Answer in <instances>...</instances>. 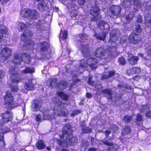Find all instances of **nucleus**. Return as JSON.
Segmentation results:
<instances>
[{
  "mask_svg": "<svg viewBox=\"0 0 151 151\" xmlns=\"http://www.w3.org/2000/svg\"><path fill=\"white\" fill-rule=\"evenodd\" d=\"M66 105L65 102L59 101L55 104L53 109L54 113L53 115H49V112H45L43 113V118H41L40 114H39L37 115L36 120L38 122H41L42 120L54 119L57 116H66L68 114V111L64 108Z\"/></svg>",
  "mask_w": 151,
  "mask_h": 151,
  "instance_id": "1",
  "label": "nucleus"
},
{
  "mask_svg": "<svg viewBox=\"0 0 151 151\" xmlns=\"http://www.w3.org/2000/svg\"><path fill=\"white\" fill-rule=\"evenodd\" d=\"M72 132L71 129H69L68 130H64L62 134L63 137L64 138L65 135H68V136H66V141L63 142L60 140L58 141V143L61 146L64 147H67L68 145H74L77 141V138L75 137H73L72 134H71Z\"/></svg>",
  "mask_w": 151,
  "mask_h": 151,
  "instance_id": "2",
  "label": "nucleus"
},
{
  "mask_svg": "<svg viewBox=\"0 0 151 151\" xmlns=\"http://www.w3.org/2000/svg\"><path fill=\"white\" fill-rule=\"evenodd\" d=\"M98 62V60L95 58H89L87 60L85 58L84 59L82 60L80 63V67H79V70L80 69L84 70L88 65L93 69H95L97 66L96 65Z\"/></svg>",
  "mask_w": 151,
  "mask_h": 151,
  "instance_id": "3",
  "label": "nucleus"
},
{
  "mask_svg": "<svg viewBox=\"0 0 151 151\" xmlns=\"http://www.w3.org/2000/svg\"><path fill=\"white\" fill-rule=\"evenodd\" d=\"M76 0H70L69 1L67 5V7L69 9H72L71 11L70 15L72 17L76 16L77 15L76 9H78V6L76 4ZM78 3L80 5H84L85 0H77Z\"/></svg>",
  "mask_w": 151,
  "mask_h": 151,
  "instance_id": "4",
  "label": "nucleus"
},
{
  "mask_svg": "<svg viewBox=\"0 0 151 151\" xmlns=\"http://www.w3.org/2000/svg\"><path fill=\"white\" fill-rule=\"evenodd\" d=\"M21 15L22 17L29 18L33 19H37L39 16V14L36 10L29 9H24L21 12Z\"/></svg>",
  "mask_w": 151,
  "mask_h": 151,
  "instance_id": "5",
  "label": "nucleus"
},
{
  "mask_svg": "<svg viewBox=\"0 0 151 151\" xmlns=\"http://www.w3.org/2000/svg\"><path fill=\"white\" fill-rule=\"evenodd\" d=\"M30 60L29 55L26 54L19 53L15 55L13 62L16 64H19L22 61H23L24 63L28 64L30 63Z\"/></svg>",
  "mask_w": 151,
  "mask_h": 151,
  "instance_id": "6",
  "label": "nucleus"
},
{
  "mask_svg": "<svg viewBox=\"0 0 151 151\" xmlns=\"http://www.w3.org/2000/svg\"><path fill=\"white\" fill-rule=\"evenodd\" d=\"M119 32L117 29H113L110 33V40L109 42V43L111 44L112 47H115L116 46L115 42L118 40V37H120V35L118 33Z\"/></svg>",
  "mask_w": 151,
  "mask_h": 151,
  "instance_id": "7",
  "label": "nucleus"
},
{
  "mask_svg": "<svg viewBox=\"0 0 151 151\" xmlns=\"http://www.w3.org/2000/svg\"><path fill=\"white\" fill-rule=\"evenodd\" d=\"M6 104L8 105L9 108H14L16 105L14 101V98L10 92L8 91L4 97Z\"/></svg>",
  "mask_w": 151,
  "mask_h": 151,
  "instance_id": "8",
  "label": "nucleus"
},
{
  "mask_svg": "<svg viewBox=\"0 0 151 151\" xmlns=\"http://www.w3.org/2000/svg\"><path fill=\"white\" fill-rule=\"evenodd\" d=\"M51 82L50 83V86L53 87H57L60 89H63L65 88L68 85L66 82L65 81H60L58 84L57 83L58 81L55 78H53L51 80Z\"/></svg>",
  "mask_w": 151,
  "mask_h": 151,
  "instance_id": "9",
  "label": "nucleus"
},
{
  "mask_svg": "<svg viewBox=\"0 0 151 151\" xmlns=\"http://www.w3.org/2000/svg\"><path fill=\"white\" fill-rule=\"evenodd\" d=\"M99 10V8L96 6L92 7L90 11L91 14L93 17L91 18L92 20L96 21L100 17Z\"/></svg>",
  "mask_w": 151,
  "mask_h": 151,
  "instance_id": "10",
  "label": "nucleus"
},
{
  "mask_svg": "<svg viewBox=\"0 0 151 151\" xmlns=\"http://www.w3.org/2000/svg\"><path fill=\"white\" fill-rule=\"evenodd\" d=\"M12 118V115L10 112H7L3 114L2 120L0 121V129L3 128V125L4 123L10 121Z\"/></svg>",
  "mask_w": 151,
  "mask_h": 151,
  "instance_id": "11",
  "label": "nucleus"
},
{
  "mask_svg": "<svg viewBox=\"0 0 151 151\" xmlns=\"http://www.w3.org/2000/svg\"><path fill=\"white\" fill-rule=\"evenodd\" d=\"M32 35V32L30 31L27 30L26 31H25L22 36L21 40L24 42H26L28 40H29L30 41L29 42L31 43L32 45L34 44L33 41H30L31 37Z\"/></svg>",
  "mask_w": 151,
  "mask_h": 151,
  "instance_id": "12",
  "label": "nucleus"
},
{
  "mask_svg": "<svg viewBox=\"0 0 151 151\" xmlns=\"http://www.w3.org/2000/svg\"><path fill=\"white\" fill-rule=\"evenodd\" d=\"M132 2L134 5H136L140 7L142 6L138 0H124L123 4L124 7L128 8L130 6L131 4H132Z\"/></svg>",
  "mask_w": 151,
  "mask_h": 151,
  "instance_id": "13",
  "label": "nucleus"
},
{
  "mask_svg": "<svg viewBox=\"0 0 151 151\" xmlns=\"http://www.w3.org/2000/svg\"><path fill=\"white\" fill-rule=\"evenodd\" d=\"M9 73L11 74V80L13 82L15 83H18L20 82L21 79L19 77V76L16 75V72L14 68H9Z\"/></svg>",
  "mask_w": 151,
  "mask_h": 151,
  "instance_id": "14",
  "label": "nucleus"
},
{
  "mask_svg": "<svg viewBox=\"0 0 151 151\" xmlns=\"http://www.w3.org/2000/svg\"><path fill=\"white\" fill-rule=\"evenodd\" d=\"M101 88L102 87L101 84L97 85L95 86V90L97 91L99 90V91H101V92L103 93L104 94L108 95L109 96L108 97V98L109 99L110 98L111 99V95L112 94V91L110 89H105L102 90H101Z\"/></svg>",
  "mask_w": 151,
  "mask_h": 151,
  "instance_id": "15",
  "label": "nucleus"
},
{
  "mask_svg": "<svg viewBox=\"0 0 151 151\" xmlns=\"http://www.w3.org/2000/svg\"><path fill=\"white\" fill-rule=\"evenodd\" d=\"M48 7L47 0H43L39 3L37 5V7L39 10L43 11L46 10Z\"/></svg>",
  "mask_w": 151,
  "mask_h": 151,
  "instance_id": "16",
  "label": "nucleus"
},
{
  "mask_svg": "<svg viewBox=\"0 0 151 151\" xmlns=\"http://www.w3.org/2000/svg\"><path fill=\"white\" fill-rule=\"evenodd\" d=\"M121 10V8L119 6H113L110 7L109 11L113 15L116 16L120 14Z\"/></svg>",
  "mask_w": 151,
  "mask_h": 151,
  "instance_id": "17",
  "label": "nucleus"
},
{
  "mask_svg": "<svg viewBox=\"0 0 151 151\" xmlns=\"http://www.w3.org/2000/svg\"><path fill=\"white\" fill-rule=\"evenodd\" d=\"M35 80L33 79L29 80V82L26 83L24 86V88L26 90H31L34 89V83H35Z\"/></svg>",
  "mask_w": 151,
  "mask_h": 151,
  "instance_id": "18",
  "label": "nucleus"
},
{
  "mask_svg": "<svg viewBox=\"0 0 151 151\" xmlns=\"http://www.w3.org/2000/svg\"><path fill=\"white\" fill-rule=\"evenodd\" d=\"M129 39L131 42L137 43L139 41L140 37L138 35L133 33L129 35Z\"/></svg>",
  "mask_w": 151,
  "mask_h": 151,
  "instance_id": "19",
  "label": "nucleus"
},
{
  "mask_svg": "<svg viewBox=\"0 0 151 151\" xmlns=\"http://www.w3.org/2000/svg\"><path fill=\"white\" fill-rule=\"evenodd\" d=\"M31 24L32 23L30 22H29V23H27L26 24L22 22H19L17 25V28L19 31L25 30L28 26L29 24Z\"/></svg>",
  "mask_w": 151,
  "mask_h": 151,
  "instance_id": "20",
  "label": "nucleus"
},
{
  "mask_svg": "<svg viewBox=\"0 0 151 151\" xmlns=\"http://www.w3.org/2000/svg\"><path fill=\"white\" fill-rule=\"evenodd\" d=\"M41 104L40 102L37 100H35L32 105V110L33 111H37L39 110Z\"/></svg>",
  "mask_w": 151,
  "mask_h": 151,
  "instance_id": "21",
  "label": "nucleus"
},
{
  "mask_svg": "<svg viewBox=\"0 0 151 151\" xmlns=\"http://www.w3.org/2000/svg\"><path fill=\"white\" fill-rule=\"evenodd\" d=\"M45 21L44 20H39L38 22H35L34 23V26L38 30H40L43 29L42 24H44Z\"/></svg>",
  "mask_w": 151,
  "mask_h": 151,
  "instance_id": "22",
  "label": "nucleus"
},
{
  "mask_svg": "<svg viewBox=\"0 0 151 151\" xmlns=\"http://www.w3.org/2000/svg\"><path fill=\"white\" fill-rule=\"evenodd\" d=\"M104 49L101 47L99 48L96 50L95 55L97 57H101L104 55Z\"/></svg>",
  "mask_w": 151,
  "mask_h": 151,
  "instance_id": "23",
  "label": "nucleus"
},
{
  "mask_svg": "<svg viewBox=\"0 0 151 151\" xmlns=\"http://www.w3.org/2000/svg\"><path fill=\"white\" fill-rule=\"evenodd\" d=\"M134 17V15L132 13H131L125 18L124 17H122L121 20L123 23L125 24L131 21Z\"/></svg>",
  "mask_w": 151,
  "mask_h": 151,
  "instance_id": "24",
  "label": "nucleus"
},
{
  "mask_svg": "<svg viewBox=\"0 0 151 151\" xmlns=\"http://www.w3.org/2000/svg\"><path fill=\"white\" fill-rule=\"evenodd\" d=\"M1 53L4 57L7 58L11 55V50L9 48H5L2 50Z\"/></svg>",
  "mask_w": 151,
  "mask_h": 151,
  "instance_id": "25",
  "label": "nucleus"
},
{
  "mask_svg": "<svg viewBox=\"0 0 151 151\" xmlns=\"http://www.w3.org/2000/svg\"><path fill=\"white\" fill-rule=\"evenodd\" d=\"M140 72V69L139 68L134 67L130 70L127 71V73L130 75L131 74L133 73H139Z\"/></svg>",
  "mask_w": 151,
  "mask_h": 151,
  "instance_id": "26",
  "label": "nucleus"
},
{
  "mask_svg": "<svg viewBox=\"0 0 151 151\" xmlns=\"http://www.w3.org/2000/svg\"><path fill=\"white\" fill-rule=\"evenodd\" d=\"M98 27L101 29L104 28L107 29L109 28L108 24L103 21L100 20L98 24Z\"/></svg>",
  "mask_w": 151,
  "mask_h": 151,
  "instance_id": "27",
  "label": "nucleus"
},
{
  "mask_svg": "<svg viewBox=\"0 0 151 151\" xmlns=\"http://www.w3.org/2000/svg\"><path fill=\"white\" fill-rule=\"evenodd\" d=\"M40 48L42 51H46L47 50L49 47V43L46 42L40 43Z\"/></svg>",
  "mask_w": 151,
  "mask_h": 151,
  "instance_id": "28",
  "label": "nucleus"
},
{
  "mask_svg": "<svg viewBox=\"0 0 151 151\" xmlns=\"http://www.w3.org/2000/svg\"><path fill=\"white\" fill-rule=\"evenodd\" d=\"M80 43H81L80 45L81 46L79 47V49L81 50L82 52L84 54V52L86 51V52L87 50L88 46L87 45L83 44V42H80Z\"/></svg>",
  "mask_w": 151,
  "mask_h": 151,
  "instance_id": "29",
  "label": "nucleus"
},
{
  "mask_svg": "<svg viewBox=\"0 0 151 151\" xmlns=\"http://www.w3.org/2000/svg\"><path fill=\"white\" fill-rule=\"evenodd\" d=\"M7 32V28L4 27L3 26H2L1 28L0 29V41L2 40L4 34H6Z\"/></svg>",
  "mask_w": 151,
  "mask_h": 151,
  "instance_id": "30",
  "label": "nucleus"
},
{
  "mask_svg": "<svg viewBox=\"0 0 151 151\" xmlns=\"http://www.w3.org/2000/svg\"><path fill=\"white\" fill-rule=\"evenodd\" d=\"M107 31L106 33H104L101 35L99 34H95V37L98 39L102 40H104L106 36V34H107L109 32V30L107 29Z\"/></svg>",
  "mask_w": 151,
  "mask_h": 151,
  "instance_id": "31",
  "label": "nucleus"
},
{
  "mask_svg": "<svg viewBox=\"0 0 151 151\" xmlns=\"http://www.w3.org/2000/svg\"><path fill=\"white\" fill-rule=\"evenodd\" d=\"M36 146L38 149H42L45 147V145L43 142L42 140L38 141L36 144Z\"/></svg>",
  "mask_w": 151,
  "mask_h": 151,
  "instance_id": "32",
  "label": "nucleus"
},
{
  "mask_svg": "<svg viewBox=\"0 0 151 151\" xmlns=\"http://www.w3.org/2000/svg\"><path fill=\"white\" fill-rule=\"evenodd\" d=\"M139 59L138 57L136 56H134L133 57L131 58H128V59L130 64L132 65H133L136 63Z\"/></svg>",
  "mask_w": 151,
  "mask_h": 151,
  "instance_id": "33",
  "label": "nucleus"
},
{
  "mask_svg": "<svg viewBox=\"0 0 151 151\" xmlns=\"http://www.w3.org/2000/svg\"><path fill=\"white\" fill-rule=\"evenodd\" d=\"M22 72L25 73H32L35 72V69L33 68H31L29 67H27L25 70L22 71Z\"/></svg>",
  "mask_w": 151,
  "mask_h": 151,
  "instance_id": "34",
  "label": "nucleus"
},
{
  "mask_svg": "<svg viewBox=\"0 0 151 151\" xmlns=\"http://www.w3.org/2000/svg\"><path fill=\"white\" fill-rule=\"evenodd\" d=\"M57 94L59 96L64 100H66L68 99V96L63 92L59 91L58 92Z\"/></svg>",
  "mask_w": 151,
  "mask_h": 151,
  "instance_id": "35",
  "label": "nucleus"
},
{
  "mask_svg": "<svg viewBox=\"0 0 151 151\" xmlns=\"http://www.w3.org/2000/svg\"><path fill=\"white\" fill-rule=\"evenodd\" d=\"M67 32L66 31H64L63 32L61 30L60 34V37L63 39H66L67 38Z\"/></svg>",
  "mask_w": 151,
  "mask_h": 151,
  "instance_id": "36",
  "label": "nucleus"
},
{
  "mask_svg": "<svg viewBox=\"0 0 151 151\" xmlns=\"http://www.w3.org/2000/svg\"><path fill=\"white\" fill-rule=\"evenodd\" d=\"M130 131V128L129 127L124 126L123 127L122 133L123 134H127L129 133Z\"/></svg>",
  "mask_w": 151,
  "mask_h": 151,
  "instance_id": "37",
  "label": "nucleus"
},
{
  "mask_svg": "<svg viewBox=\"0 0 151 151\" xmlns=\"http://www.w3.org/2000/svg\"><path fill=\"white\" fill-rule=\"evenodd\" d=\"M114 71H111L109 72V76L106 75H104L102 77V79H107L109 77H111L114 74Z\"/></svg>",
  "mask_w": 151,
  "mask_h": 151,
  "instance_id": "38",
  "label": "nucleus"
},
{
  "mask_svg": "<svg viewBox=\"0 0 151 151\" xmlns=\"http://www.w3.org/2000/svg\"><path fill=\"white\" fill-rule=\"evenodd\" d=\"M146 21L149 23H151V14H148L145 16Z\"/></svg>",
  "mask_w": 151,
  "mask_h": 151,
  "instance_id": "39",
  "label": "nucleus"
},
{
  "mask_svg": "<svg viewBox=\"0 0 151 151\" xmlns=\"http://www.w3.org/2000/svg\"><path fill=\"white\" fill-rule=\"evenodd\" d=\"M132 119V117L128 115L126 116L123 118V120L125 122H129Z\"/></svg>",
  "mask_w": 151,
  "mask_h": 151,
  "instance_id": "40",
  "label": "nucleus"
},
{
  "mask_svg": "<svg viewBox=\"0 0 151 151\" xmlns=\"http://www.w3.org/2000/svg\"><path fill=\"white\" fill-rule=\"evenodd\" d=\"M118 61L119 63L121 65H124L126 63V60L122 57L119 58Z\"/></svg>",
  "mask_w": 151,
  "mask_h": 151,
  "instance_id": "41",
  "label": "nucleus"
},
{
  "mask_svg": "<svg viewBox=\"0 0 151 151\" xmlns=\"http://www.w3.org/2000/svg\"><path fill=\"white\" fill-rule=\"evenodd\" d=\"M80 38L82 40H88V37L85 34H82L79 35Z\"/></svg>",
  "mask_w": 151,
  "mask_h": 151,
  "instance_id": "42",
  "label": "nucleus"
},
{
  "mask_svg": "<svg viewBox=\"0 0 151 151\" xmlns=\"http://www.w3.org/2000/svg\"><path fill=\"white\" fill-rule=\"evenodd\" d=\"M149 47L146 48V51H147L149 55H151V43L149 44Z\"/></svg>",
  "mask_w": 151,
  "mask_h": 151,
  "instance_id": "43",
  "label": "nucleus"
},
{
  "mask_svg": "<svg viewBox=\"0 0 151 151\" xmlns=\"http://www.w3.org/2000/svg\"><path fill=\"white\" fill-rule=\"evenodd\" d=\"M103 143L108 146H112L113 145V143L112 142H110L107 140H105L103 142Z\"/></svg>",
  "mask_w": 151,
  "mask_h": 151,
  "instance_id": "44",
  "label": "nucleus"
},
{
  "mask_svg": "<svg viewBox=\"0 0 151 151\" xmlns=\"http://www.w3.org/2000/svg\"><path fill=\"white\" fill-rule=\"evenodd\" d=\"M80 112L81 111L79 110H76L73 112V113L71 114V115L72 116H74L76 114L80 113Z\"/></svg>",
  "mask_w": 151,
  "mask_h": 151,
  "instance_id": "45",
  "label": "nucleus"
},
{
  "mask_svg": "<svg viewBox=\"0 0 151 151\" xmlns=\"http://www.w3.org/2000/svg\"><path fill=\"white\" fill-rule=\"evenodd\" d=\"M92 78V76H90L88 80V82L89 85L92 86L93 85L94 83L92 81H91V79Z\"/></svg>",
  "mask_w": 151,
  "mask_h": 151,
  "instance_id": "46",
  "label": "nucleus"
},
{
  "mask_svg": "<svg viewBox=\"0 0 151 151\" xmlns=\"http://www.w3.org/2000/svg\"><path fill=\"white\" fill-rule=\"evenodd\" d=\"M136 31L138 32H140L142 31V29L141 28L140 26L138 25L135 28Z\"/></svg>",
  "mask_w": 151,
  "mask_h": 151,
  "instance_id": "47",
  "label": "nucleus"
},
{
  "mask_svg": "<svg viewBox=\"0 0 151 151\" xmlns=\"http://www.w3.org/2000/svg\"><path fill=\"white\" fill-rule=\"evenodd\" d=\"M142 119V117L140 114H138L137 116V120L139 121H141Z\"/></svg>",
  "mask_w": 151,
  "mask_h": 151,
  "instance_id": "48",
  "label": "nucleus"
},
{
  "mask_svg": "<svg viewBox=\"0 0 151 151\" xmlns=\"http://www.w3.org/2000/svg\"><path fill=\"white\" fill-rule=\"evenodd\" d=\"M142 16L140 15H139L137 17V22L140 23L142 22Z\"/></svg>",
  "mask_w": 151,
  "mask_h": 151,
  "instance_id": "49",
  "label": "nucleus"
},
{
  "mask_svg": "<svg viewBox=\"0 0 151 151\" xmlns=\"http://www.w3.org/2000/svg\"><path fill=\"white\" fill-rule=\"evenodd\" d=\"M12 91L14 92H17L18 91V88L17 86H14L12 88Z\"/></svg>",
  "mask_w": 151,
  "mask_h": 151,
  "instance_id": "50",
  "label": "nucleus"
},
{
  "mask_svg": "<svg viewBox=\"0 0 151 151\" xmlns=\"http://www.w3.org/2000/svg\"><path fill=\"white\" fill-rule=\"evenodd\" d=\"M146 116L148 117H151V111L147 112L146 114Z\"/></svg>",
  "mask_w": 151,
  "mask_h": 151,
  "instance_id": "51",
  "label": "nucleus"
},
{
  "mask_svg": "<svg viewBox=\"0 0 151 151\" xmlns=\"http://www.w3.org/2000/svg\"><path fill=\"white\" fill-rule=\"evenodd\" d=\"M151 3V2H150V1H148L146 4V5L147 8H149V7L151 8V4H150Z\"/></svg>",
  "mask_w": 151,
  "mask_h": 151,
  "instance_id": "52",
  "label": "nucleus"
},
{
  "mask_svg": "<svg viewBox=\"0 0 151 151\" xmlns=\"http://www.w3.org/2000/svg\"><path fill=\"white\" fill-rule=\"evenodd\" d=\"M4 75V71H0V78L3 77Z\"/></svg>",
  "mask_w": 151,
  "mask_h": 151,
  "instance_id": "53",
  "label": "nucleus"
},
{
  "mask_svg": "<svg viewBox=\"0 0 151 151\" xmlns=\"http://www.w3.org/2000/svg\"><path fill=\"white\" fill-rule=\"evenodd\" d=\"M96 149L91 147L89 148L88 151H96Z\"/></svg>",
  "mask_w": 151,
  "mask_h": 151,
  "instance_id": "54",
  "label": "nucleus"
},
{
  "mask_svg": "<svg viewBox=\"0 0 151 151\" xmlns=\"http://www.w3.org/2000/svg\"><path fill=\"white\" fill-rule=\"evenodd\" d=\"M86 96L88 98H90L91 97V94L89 93H87Z\"/></svg>",
  "mask_w": 151,
  "mask_h": 151,
  "instance_id": "55",
  "label": "nucleus"
},
{
  "mask_svg": "<svg viewBox=\"0 0 151 151\" xmlns=\"http://www.w3.org/2000/svg\"><path fill=\"white\" fill-rule=\"evenodd\" d=\"M110 133V132L109 130H106L105 132V134L106 136H108Z\"/></svg>",
  "mask_w": 151,
  "mask_h": 151,
  "instance_id": "56",
  "label": "nucleus"
},
{
  "mask_svg": "<svg viewBox=\"0 0 151 151\" xmlns=\"http://www.w3.org/2000/svg\"><path fill=\"white\" fill-rule=\"evenodd\" d=\"M134 56H133L132 54H128V58H132Z\"/></svg>",
  "mask_w": 151,
  "mask_h": 151,
  "instance_id": "57",
  "label": "nucleus"
},
{
  "mask_svg": "<svg viewBox=\"0 0 151 151\" xmlns=\"http://www.w3.org/2000/svg\"><path fill=\"white\" fill-rule=\"evenodd\" d=\"M3 135H0V141H2L3 139Z\"/></svg>",
  "mask_w": 151,
  "mask_h": 151,
  "instance_id": "58",
  "label": "nucleus"
},
{
  "mask_svg": "<svg viewBox=\"0 0 151 151\" xmlns=\"http://www.w3.org/2000/svg\"><path fill=\"white\" fill-rule=\"evenodd\" d=\"M86 143V146H84L85 147V148H86L88 145H89V143L87 141L85 142Z\"/></svg>",
  "mask_w": 151,
  "mask_h": 151,
  "instance_id": "59",
  "label": "nucleus"
},
{
  "mask_svg": "<svg viewBox=\"0 0 151 151\" xmlns=\"http://www.w3.org/2000/svg\"><path fill=\"white\" fill-rule=\"evenodd\" d=\"M73 81L74 82V83H75V82L78 81V79H76L75 80V79L73 78Z\"/></svg>",
  "mask_w": 151,
  "mask_h": 151,
  "instance_id": "60",
  "label": "nucleus"
},
{
  "mask_svg": "<svg viewBox=\"0 0 151 151\" xmlns=\"http://www.w3.org/2000/svg\"><path fill=\"white\" fill-rule=\"evenodd\" d=\"M91 130L90 129H89L88 130V131H84L83 132L85 133L89 132H91Z\"/></svg>",
  "mask_w": 151,
  "mask_h": 151,
  "instance_id": "61",
  "label": "nucleus"
},
{
  "mask_svg": "<svg viewBox=\"0 0 151 151\" xmlns=\"http://www.w3.org/2000/svg\"><path fill=\"white\" fill-rule=\"evenodd\" d=\"M62 151H69L68 150H66L65 149H63L62 150Z\"/></svg>",
  "mask_w": 151,
  "mask_h": 151,
  "instance_id": "62",
  "label": "nucleus"
},
{
  "mask_svg": "<svg viewBox=\"0 0 151 151\" xmlns=\"http://www.w3.org/2000/svg\"><path fill=\"white\" fill-rule=\"evenodd\" d=\"M139 55L142 57L143 56V55L142 54H139Z\"/></svg>",
  "mask_w": 151,
  "mask_h": 151,
  "instance_id": "63",
  "label": "nucleus"
},
{
  "mask_svg": "<svg viewBox=\"0 0 151 151\" xmlns=\"http://www.w3.org/2000/svg\"><path fill=\"white\" fill-rule=\"evenodd\" d=\"M146 21V24L147 25H148V26H149V25H148V24H150V23H148V22H147Z\"/></svg>",
  "mask_w": 151,
  "mask_h": 151,
  "instance_id": "64",
  "label": "nucleus"
}]
</instances>
